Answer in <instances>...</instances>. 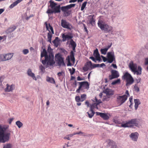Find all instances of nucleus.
<instances>
[{
    "label": "nucleus",
    "instance_id": "obj_1",
    "mask_svg": "<svg viewBox=\"0 0 148 148\" xmlns=\"http://www.w3.org/2000/svg\"><path fill=\"white\" fill-rule=\"evenodd\" d=\"M54 56L52 53H47L46 49H44L41 53L40 60L42 64L46 68L49 66H52L55 63L54 60Z\"/></svg>",
    "mask_w": 148,
    "mask_h": 148
},
{
    "label": "nucleus",
    "instance_id": "obj_2",
    "mask_svg": "<svg viewBox=\"0 0 148 148\" xmlns=\"http://www.w3.org/2000/svg\"><path fill=\"white\" fill-rule=\"evenodd\" d=\"M50 3L49 7L51 9H48L46 12L49 14L53 13H60V5H57V4L55 3L53 1L51 0L49 1Z\"/></svg>",
    "mask_w": 148,
    "mask_h": 148
},
{
    "label": "nucleus",
    "instance_id": "obj_3",
    "mask_svg": "<svg viewBox=\"0 0 148 148\" xmlns=\"http://www.w3.org/2000/svg\"><path fill=\"white\" fill-rule=\"evenodd\" d=\"M98 27L106 33H112L113 32L112 27L103 21L99 19L97 23Z\"/></svg>",
    "mask_w": 148,
    "mask_h": 148
},
{
    "label": "nucleus",
    "instance_id": "obj_4",
    "mask_svg": "<svg viewBox=\"0 0 148 148\" xmlns=\"http://www.w3.org/2000/svg\"><path fill=\"white\" fill-rule=\"evenodd\" d=\"M6 129L0 126V142L4 143L7 142L9 139L10 133H6Z\"/></svg>",
    "mask_w": 148,
    "mask_h": 148
},
{
    "label": "nucleus",
    "instance_id": "obj_5",
    "mask_svg": "<svg viewBox=\"0 0 148 148\" xmlns=\"http://www.w3.org/2000/svg\"><path fill=\"white\" fill-rule=\"evenodd\" d=\"M129 67L131 71L134 73V74L137 75H140L142 73V68L140 66H138L137 70V66L136 64L132 62L129 64Z\"/></svg>",
    "mask_w": 148,
    "mask_h": 148
},
{
    "label": "nucleus",
    "instance_id": "obj_6",
    "mask_svg": "<svg viewBox=\"0 0 148 148\" xmlns=\"http://www.w3.org/2000/svg\"><path fill=\"white\" fill-rule=\"evenodd\" d=\"M137 121H128L126 123L123 122L121 125V127H134V126L139 127V125Z\"/></svg>",
    "mask_w": 148,
    "mask_h": 148
},
{
    "label": "nucleus",
    "instance_id": "obj_7",
    "mask_svg": "<svg viewBox=\"0 0 148 148\" xmlns=\"http://www.w3.org/2000/svg\"><path fill=\"white\" fill-rule=\"evenodd\" d=\"M78 83L79 86L76 90V92L77 93H79L80 90H82L84 89L88 90L89 88V85L87 82H79Z\"/></svg>",
    "mask_w": 148,
    "mask_h": 148
},
{
    "label": "nucleus",
    "instance_id": "obj_8",
    "mask_svg": "<svg viewBox=\"0 0 148 148\" xmlns=\"http://www.w3.org/2000/svg\"><path fill=\"white\" fill-rule=\"evenodd\" d=\"M55 58L58 66H65L64 62V59L60 53L57 54L55 55Z\"/></svg>",
    "mask_w": 148,
    "mask_h": 148
},
{
    "label": "nucleus",
    "instance_id": "obj_9",
    "mask_svg": "<svg viewBox=\"0 0 148 148\" xmlns=\"http://www.w3.org/2000/svg\"><path fill=\"white\" fill-rule=\"evenodd\" d=\"M127 98V97L126 95L118 96L116 97V101L119 105H121L125 101Z\"/></svg>",
    "mask_w": 148,
    "mask_h": 148
},
{
    "label": "nucleus",
    "instance_id": "obj_10",
    "mask_svg": "<svg viewBox=\"0 0 148 148\" xmlns=\"http://www.w3.org/2000/svg\"><path fill=\"white\" fill-rule=\"evenodd\" d=\"M61 25L63 28L71 30L73 28L72 25L65 20L62 19Z\"/></svg>",
    "mask_w": 148,
    "mask_h": 148
},
{
    "label": "nucleus",
    "instance_id": "obj_11",
    "mask_svg": "<svg viewBox=\"0 0 148 148\" xmlns=\"http://www.w3.org/2000/svg\"><path fill=\"white\" fill-rule=\"evenodd\" d=\"M70 57L71 60L72 62V63H71L70 57L69 56H68L67 59L68 62L67 65L68 66L73 65L75 63V59L74 57V53L73 51H71V52Z\"/></svg>",
    "mask_w": 148,
    "mask_h": 148
},
{
    "label": "nucleus",
    "instance_id": "obj_12",
    "mask_svg": "<svg viewBox=\"0 0 148 148\" xmlns=\"http://www.w3.org/2000/svg\"><path fill=\"white\" fill-rule=\"evenodd\" d=\"M107 57L108 59V62L111 63L113 61H115V57L113 52H109L107 54Z\"/></svg>",
    "mask_w": 148,
    "mask_h": 148
},
{
    "label": "nucleus",
    "instance_id": "obj_13",
    "mask_svg": "<svg viewBox=\"0 0 148 148\" xmlns=\"http://www.w3.org/2000/svg\"><path fill=\"white\" fill-rule=\"evenodd\" d=\"M111 72V74L109 76V79L110 80L117 78L119 76V74L118 72L116 70H112Z\"/></svg>",
    "mask_w": 148,
    "mask_h": 148
},
{
    "label": "nucleus",
    "instance_id": "obj_14",
    "mask_svg": "<svg viewBox=\"0 0 148 148\" xmlns=\"http://www.w3.org/2000/svg\"><path fill=\"white\" fill-rule=\"evenodd\" d=\"M95 100L96 103H94L90 106V109L93 110L95 109H98L97 105L102 103L100 99L98 100L96 97H95Z\"/></svg>",
    "mask_w": 148,
    "mask_h": 148
},
{
    "label": "nucleus",
    "instance_id": "obj_15",
    "mask_svg": "<svg viewBox=\"0 0 148 148\" xmlns=\"http://www.w3.org/2000/svg\"><path fill=\"white\" fill-rule=\"evenodd\" d=\"M75 5V4H71L66 6H62L61 7V9L62 12L68 14V12L67 11L68 10L72 7H74Z\"/></svg>",
    "mask_w": 148,
    "mask_h": 148
},
{
    "label": "nucleus",
    "instance_id": "obj_16",
    "mask_svg": "<svg viewBox=\"0 0 148 148\" xmlns=\"http://www.w3.org/2000/svg\"><path fill=\"white\" fill-rule=\"evenodd\" d=\"M139 134L137 132H134L131 133L129 135L131 140L134 141H136L139 136Z\"/></svg>",
    "mask_w": 148,
    "mask_h": 148
},
{
    "label": "nucleus",
    "instance_id": "obj_17",
    "mask_svg": "<svg viewBox=\"0 0 148 148\" xmlns=\"http://www.w3.org/2000/svg\"><path fill=\"white\" fill-rule=\"evenodd\" d=\"M92 63L91 61H90L86 63L83 69L85 71H86L90 69H92Z\"/></svg>",
    "mask_w": 148,
    "mask_h": 148
},
{
    "label": "nucleus",
    "instance_id": "obj_18",
    "mask_svg": "<svg viewBox=\"0 0 148 148\" xmlns=\"http://www.w3.org/2000/svg\"><path fill=\"white\" fill-rule=\"evenodd\" d=\"M45 25L47 30L49 31V32L47 34V38L48 39V41L49 42L51 43V38L52 37V34L51 33L50 30H49V28L47 22H45Z\"/></svg>",
    "mask_w": 148,
    "mask_h": 148
},
{
    "label": "nucleus",
    "instance_id": "obj_19",
    "mask_svg": "<svg viewBox=\"0 0 148 148\" xmlns=\"http://www.w3.org/2000/svg\"><path fill=\"white\" fill-rule=\"evenodd\" d=\"M62 37L63 38L62 41H64L66 40H69L73 38V36L71 34H62Z\"/></svg>",
    "mask_w": 148,
    "mask_h": 148
},
{
    "label": "nucleus",
    "instance_id": "obj_20",
    "mask_svg": "<svg viewBox=\"0 0 148 148\" xmlns=\"http://www.w3.org/2000/svg\"><path fill=\"white\" fill-rule=\"evenodd\" d=\"M97 114L99 115L104 120H108L109 118L110 115L106 113L98 112L97 113Z\"/></svg>",
    "mask_w": 148,
    "mask_h": 148
},
{
    "label": "nucleus",
    "instance_id": "obj_21",
    "mask_svg": "<svg viewBox=\"0 0 148 148\" xmlns=\"http://www.w3.org/2000/svg\"><path fill=\"white\" fill-rule=\"evenodd\" d=\"M94 55L96 58L97 60H98L99 62H100L101 61V59L100 56V55L97 49L94 50Z\"/></svg>",
    "mask_w": 148,
    "mask_h": 148
},
{
    "label": "nucleus",
    "instance_id": "obj_22",
    "mask_svg": "<svg viewBox=\"0 0 148 148\" xmlns=\"http://www.w3.org/2000/svg\"><path fill=\"white\" fill-rule=\"evenodd\" d=\"M14 88V85L12 84L10 86L8 84H6V87L5 89V91L7 92H9L12 91Z\"/></svg>",
    "mask_w": 148,
    "mask_h": 148
},
{
    "label": "nucleus",
    "instance_id": "obj_23",
    "mask_svg": "<svg viewBox=\"0 0 148 148\" xmlns=\"http://www.w3.org/2000/svg\"><path fill=\"white\" fill-rule=\"evenodd\" d=\"M4 57L5 61L10 60L13 56V53H8L3 54Z\"/></svg>",
    "mask_w": 148,
    "mask_h": 148
},
{
    "label": "nucleus",
    "instance_id": "obj_24",
    "mask_svg": "<svg viewBox=\"0 0 148 148\" xmlns=\"http://www.w3.org/2000/svg\"><path fill=\"white\" fill-rule=\"evenodd\" d=\"M104 92L105 93L107 96H110L114 94L113 91L111 89L106 88L104 91Z\"/></svg>",
    "mask_w": 148,
    "mask_h": 148
},
{
    "label": "nucleus",
    "instance_id": "obj_25",
    "mask_svg": "<svg viewBox=\"0 0 148 148\" xmlns=\"http://www.w3.org/2000/svg\"><path fill=\"white\" fill-rule=\"evenodd\" d=\"M126 86H128L134 83V80L132 77L126 80Z\"/></svg>",
    "mask_w": 148,
    "mask_h": 148
},
{
    "label": "nucleus",
    "instance_id": "obj_26",
    "mask_svg": "<svg viewBox=\"0 0 148 148\" xmlns=\"http://www.w3.org/2000/svg\"><path fill=\"white\" fill-rule=\"evenodd\" d=\"M27 74L29 76L32 77L34 79L36 80L35 75L33 73H32L31 69H28L27 71Z\"/></svg>",
    "mask_w": 148,
    "mask_h": 148
},
{
    "label": "nucleus",
    "instance_id": "obj_27",
    "mask_svg": "<svg viewBox=\"0 0 148 148\" xmlns=\"http://www.w3.org/2000/svg\"><path fill=\"white\" fill-rule=\"evenodd\" d=\"M111 45H110L108 46L107 47L104 49H101L100 50L101 53L102 54L105 55L106 54V52L108 49L111 47Z\"/></svg>",
    "mask_w": 148,
    "mask_h": 148
},
{
    "label": "nucleus",
    "instance_id": "obj_28",
    "mask_svg": "<svg viewBox=\"0 0 148 148\" xmlns=\"http://www.w3.org/2000/svg\"><path fill=\"white\" fill-rule=\"evenodd\" d=\"M132 77L131 75L128 72H125L122 78L125 80Z\"/></svg>",
    "mask_w": 148,
    "mask_h": 148
},
{
    "label": "nucleus",
    "instance_id": "obj_29",
    "mask_svg": "<svg viewBox=\"0 0 148 148\" xmlns=\"http://www.w3.org/2000/svg\"><path fill=\"white\" fill-rule=\"evenodd\" d=\"M46 80L48 82L54 84H56L54 79L52 77H50L49 76H47L46 77Z\"/></svg>",
    "mask_w": 148,
    "mask_h": 148
},
{
    "label": "nucleus",
    "instance_id": "obj_30",
    "mask_svg": "<svg viewBox=\"0 0 148 148\" xmlns=\"http://www.w3.org/2000/svg\"><path fill=\"white\" fill-rule=\"evenodd\" d=\"M135 103V108L136 110L138 107V105L140 104V102L139 99H136L134 100Z\"/></svg>",
    "mask_w": 148,
    "mask_h": 148
},
{
    "label": "nucleus",
    "instance_id": "obj_31",
    "mask_svg": "<svg viewBox=\"0 0 148 148\" xmlns=\"http://www.w3.org/2000/svg\"><path fill=\"white\" fill-rule=\"evenodd\" d=\"M23 0H17L16 1L14 2L13 3L11 4L9 6L10 8H12L15 6H16L18 3L22 1Z\"/></svg>",
    "mask_w": 148,
    "mask_h": 148
},
{
    "label": "nucleus",
    "instance_id": "obj_32",
    "mask_svg": "<svg viewBox=\"0 0 148 148\" xmlns=\"http://www.w3.org/2000/svg\"><path fill=\"white\" fill-rule=\"evenodd\" d=\"M58 37H56L55 39L52 41L53 43L56 47H58L59 44V41L58 40Z\"/></svg>",
    "mask_w": 148,
    "mask_h": 148
},
{
    "label": "nucleus",
    "instance_id": "obj_33",
    "mask_svg": "<svg viewBox=\"0 0 148 148\" xmlns=\"http://www.w3.org/2000/svg\"><path fill=\"white\" fill-rule=\"evenodd\" d=\"M16 28V27L14 25H13L12 27L9 28L7 30L8 33H11L14 31Z\"/></svg>",
    "mask_w": 148,
    "mask_h": 148
},
{
    "label": "nucleus",
    "instance_id": "obj_34",
    "mask_svg": "<svg viewBox=\"0 0 148 148\" xmlns=\"http://www.w3.org/2000/svg\"><path fill=\"white\" fill-rule=\"evenodd\" d=\"M88 115V116L90 118H92L94 114H95V112L93 110L90 109V110L87 112Z\"/></svg>",
    "mask_w": 148,
    "mask_h": 148
},
{
    "label": "nucleus",
    "instance_id": "obj_35",
    "mask_svg": "<svg viewBox=\"0 0 148 148\" xmlns=\"http://www.w3.org/2000/svg\"><path fill=\"white\" fill-rule=\"evenodd\" d=\"M16 124L19 128H21L23 125L22 123L20 121H17Z\"/></svg>",
    "mask_w": 148,
    "mask_h": 148
},
{
    "label": "nucleus",
    "instance_id": "obj_36",
    "mask_svg": "<svg viewBox=\"0 0 148 148\" xmlns=\"http://www.w3.org/2000/svg\"><path fill=\"white\" fill-rule=\"evenodd\" d=\"M121 82V80L120 79H118L115 80L112 83V85H114L116 84L120 83Z\"/></svg>",
    "mask_w": 148,
    "mask_h": 148
},
{
    "label": "nucleus",
    "instance_id": "obj_37",
    "mask_svg": "<svg viewBox=\"0 0 148 148\" xmlns=\"http://www.w3.org/2000/svg\"><path fill=\"white\" fill-rule=\"evenodd\" d=\"M86 98V95L85 94L82 95H81L80 99L81 100V102H82L85 100Z\"/></svg>",
    "mask_w": 148,
    "mask_h": 148
},
{
    "label": "nucleus",
    "instance_id": "obj_38",
    "mask_svg": "<svg viewBox=\"0 0 148 148\" xmlns=\"http://www.w3.org/2000/svg\"><path fill=\"white\" fill-rule=\"evenodd\" d=\"M70 45L72 47H76V45L75 42L73 40L71 39L70 41Z\"/></svg>",
    "mask_w": 148,
    "mask_h": 148
},
{
    "label": "nucleus",
    "instance_id": "obj_39",
    "mask_svg": "<svg viewBox=\"0 0 148 148\" xmlns=\"http://www.w3.org/2000/svg\"><path fill=\"white\" fill-rule=\"evenodd\" d=\"M87 3V2L86 1H85L83 3L81 7V10H83L84 9Z\"/></svg>",
    "mask_w": 148,
    "mask_h": 148
},
{
    "label": "nucleus",
    "instance_id": "obj_40",
    "mask_svg": "<svg viewBox=\"0 0 148 148\" xmlns=\"http://www.w3.org/2000/svg\"><path fill=\"white\" fill-rule=\"evenodd\" d=\"M5 61L4 57L3 54H0V62H4Z\"/></svg>",
    "mask_w": 148,
    "mask_h": 148
},
{
    "label": "nucleus",
    "instance_id": "obj_41",
    "mask_svg": "<svg viewBox=\"0 0 148 148\" xmlns=\"http://www.w3.org/2000/svg\"><path fill=\"white\" fill-rule=\"evenodd\" d=\"M110 96H108L106 95V96H104L103 97V98L102 99V100L103 101H108L109 100V99L110 98Z\"/></svg>",
    "mask_w": 148,
    "mask_h": 148
},
{
    "label": "nucleus",
    "instance_id": "obj_42",
    "mask_svg": "<svg viewBox=\"0 0 148 148\" xmlns=\"http://www.w3.org/2000/svg\"><path fill=\"white\" fill-rule=\"evenodd\" d=\"M75 100L77 102H79L80 101L81 102V100L80 99L79 96H76L75 97Z\"/></svg>",
    "mask_w": 148,
    "mask_h": 148
},
{
    "label": "nucleus",
    "instance_id": "obj_43",
    "mask_svg": "<svg viewBox=\"0 0 148 148\" xmlns=\"http://www.w3.org/2000/svg\"><path fill=\"white\" fill-rule=\"evenodd\" d=\"M69 71H70L71 75H72L74 73L75 71V69L74 68H72V70L71 69H69Z\"/></svg>",
    "mask_w": 148,
    "mask_h": 148
},
{
    "label": "nucleus",
    "instance_id": "obj_44",
    "mask_svg": "<svg viewBox=\"0 0 148 148\" xmlns=\"http://www.w3.org/2000/svg\"><path fill=\"white\" fill-rule=\"evenodd\" d=\"M129 101L130 104L129 105V106L130 108H132V106L133 104V103L132 102V97H130L129 98Z\"/></svg>",
    "mask_w": 148,
    "mask_h": 148
},
{
    "label": "nucleus",
    "instance_id": "obj_45",
    "mask_svg": "<svg viewBox=\"0 0 148 148\" xmlns=\"http://www.w3.org/2000/svg\"><path fill=\"white\" fill-rule=\"evenodd\" d=\"M134 89L136 92H138L139 91V88L136 84H135L134 86Z\"/></svg>",
    "mask_w": 148,
    "mask_h": 148
},
{
    "label": "nucleus",
    "instance_id": "obj_46",
    "mask_svg": "<svg viewBox=\"0 0 148 148\" xmlns=\"http://www.w3.org/2000/svg\"><path fill=\"white\" fill-rule=\"evenodd\" d=\"M106 142L108 143V144L109 145H112L113 144H114V143L113 144V141L111 140H107Z\"/></svg>",
    "mask_w": 148,
    "mask_h": 148
},
{
    "label": "nucleus",
    "instance_id": "obj_47",
    "mask_svg": "<svg viewBox=\"0 0 148 148\" xmlns=\"http://www.w3.org/2000/svg\"><path fill=\"white\" fill-rule=\"evenodd\" d=\"M75 133V135L76 134H81L83 136H85V133L84 132H82L81 131L77 132Z\"/></svg>",
    "mask_w": 148,
    "mask_h": 148
},
{
    "label": "nucleus",
    "instance_id": "obj_48",
    "mask_svg": "<svg viewBox=\"0 0 148 148\" xmlns=\"http://www.w3.org/2000/svg\"><path fill=\"white\" fill-rule=\"evenodd\" d=\"M99 64H94L93 65L92 64V69H94L96 67H99Z\"/></svg>",
    "mask_w": 148,
    "mask_h": 148
},
{
    "label": "nucleus",
    "instance_id": "obj_49",
    "mask_svg": "<svg viewBox=\"0 0 148 148\" xmlns=\"http://www.w3.org/2000/svg\"><path fill=\"white\" fill-rule=\"evenodd\" d=\"M39 68L42 72L44 71L45 70V68L42 65L40 66Z\"/></svg>",
    "mask_w": 148,
    "mask_h": 148
},
{
    "label": "nucleus",
    "instance_id": "obj_50",
    "mask_svg": "<svg viewBox=\"0 0 148 148\" xmlns=\"http://www.w3.org/2000/svg\"><path fill=\"white\" fill-rule=\"evenodd\" d=\"M95 22V21L94 20L93 17H92V18L90 20V24L92 25Z\"/></svg>",
    "mask_w": 148,
    "mask_h": 148
},
{
    "label": "nucleus",
    "instance_id": "obj_51",
    "mask_svg": "<svg viewBox=\"0 0 148 148\" xmlns=\"http://www.w3.org/2000/svg\"><path fill=\"white\" fill-rule=\"evenodd\" d=\"M11 145L10 144H7L4 146L3 148H11Z\"/></svg>",
    "mask_w": 148,
    "mask_h": 148
},
{
    "label": "nucleus",
    "instance_id": "obj_52",
    "mask_svg": "<svg viewBox=\"0 0 148 148\" xmlns=\"http://www.w3.org/2000/svg\"><path fill=\"white\" fill-rule=\"evenodd\" d=\"M23 53L25 55L29 53V50L28 49H24L23 50Z\"/></svg>",
    "mask_w": 148,
    "mask_h": 148
},
{
    "label": "nucleus",
    "instance_id": "obj_53",
    "mask_svg": "<svg viewBox=\"0 0 148 148\" xmlns=\"http://www.w3.org/2000/svg\"><path fill=\"white\" fill-rule=\"evenodd\" d=\"M144 64L145 65H148V57L145 59Z\"/></svg>",
    "mask_w": 148,
    "mask_h": 148
},
{
    "label": "nucleus",
    "instance_id": "obj_54",
    "mask_svg": "<svg viewBox=\"0 0 148 148\" xmlns=\"http://www.w3.org/2000/svg\"><path fill=\"white\" fill-rule=\"evenodd\" d=\"M101 57L102 58V59H103V62H105L107 61H108V59L107 57V58H106L105 57H104L103 56H101Z\"/></svg>",
    "mask_w": 148,
    "mask_h": 148
},
{
    "label": "nucleus",
    "instance_id": "obj_55",
    "mask_svg": "<svg viewBox=\"0 0 148 148\" xmlns=\"http://www.w3.org/2000/svg\"><path fill=\"white\" fill-rule=\"evenodd\" d=\"M90 59H91L93 61L95 62L96 63V59H95V58L93 57V56L90 57Z\"/></svg>",
    "mask_w": 148,
    "mask_h": 148
},
{
    "label": "nucleus",
    "instance_id": "obj_56",
    "mask_svg": "<svg viewBox=\"0 0 148 148\" xmlns=\"http://www.w3.org/2000/svg\"><path fill=\"white\" fill-rule=\"evenodd\" d=\"M110 148H117L116 145L114 143L112 145Z\"/></svg>",
    "mask_w": 148,
    "mask_h": 148
},
{
    "label": "nucleus",
    "instance_id": "obj_57",
    "mask_svg": "<svg viewBox=\"0 0 148 148\" xmlns=\"http://www.w3.org/2000/svg\"><path fill=\"white\" fill-rule=\"evenodd\" d=\"M75 135V133H73L72 134H70L67 135V136L70 137H72L73 136Z\"/></svg>",
    "mask_w": 148,
    "mask_h": 148
},
{
    "label": "nucleus",
    "instance_id": "obj_58",
    "mask_svg": "<svg viewBox=\"0 0 148 148\" xmlns=\"http://www.w3.org/2000/svg\"><path fill=\"white\" fill-rule=\"evenodd\" d=\"M111 66H112L114 69H117V66L116 64H112Z\"/></svg>",
    "mask_w": 148,
    "mask_h": 148
},
{
    "label": "nucleus",
    "instance_id": "obj_59",
    "mask_svg": "<svg viewBox=\"0 0 148 148\" xmlns=\"http://www.w3.org/2000/svg\"><path fill=\"white\" fill-rule=\"evenodd\" d=\"M63 73V72H60L58 73L57 75L58 77H60L62 75Z\"/></svg>",
    "mask_w": 148,
    "mask_h": 148
},
{
    "label": "nucleus",
    "instance_id": "obj_60",
    "mask_svg": "<svg viewBox=\"0 0 148 148\" xmlns=\"http://www.w3.org/2000/svg\"><path fill=\"white\" fill-rule=\"evenodd\" d=\"M77 79L78 81H81L84 80L83 79L81 78L79 76H78L77 77Z\"/></svg>",
    "mask_w": 148,
    "mask_h": 148
},
{
    "label": "nucleus",
    "instance_id": "obj_61",
    "mask_svg": "<svg viewBox=\"0 0 148 148\" xmlns=\"http://www.w3.org/2000/svg\"><path fill=\"white\" fill-rule=\"evenodd\" d=\"M85 104L87 105L88 107L89 106V103L88 101H86L85 102Z\"/></svg>",
    "mask_w": 148,
    "mask_h": 148
},
{
    "label": "nucleus",
    "instance_id": "obj_62",
    "mask_svg": "<svg viewBox=\"0 0 148 148\" xmlns=\"http://www.w3.org/2000/svg\"><path fill=\"white\" fill-rule=\"evenodd\" d=\"M78 1V0H71L69 1V2L70 3H74L76 1Z\"/></svg>",
    "mask_w": 148,
    "mask_h": 148
},
{
    "label": "nucleus",
    "instance_id": "obj_63",
    "mask_svg": "<svg viewBox=\"0 0 148 148\" xmlns=\"http://www.w3.org/2000/svg\"><path fill=\"white\" fill-rule=\"evenodd\" d=\"M49 27H48L49 28V29H50L51 31V29H53V28L49 23Z\"/></svg>",
    "mask_w": 148,
    "mask_h": 148
},
{
    "label": "nucleus",
    "instance_id": "obj_64",
    "mask_svg": "<svg viewBox=\"0 0 148 148\" xmlns=\"http://www.w3.org/2000/svg\"><path fill=\"white\" fill-rule=\"evenodd\" d=\"M105 65L103 63H102L100 64H99V67H102L103 66H105Z\"/></svg>",
    "mask_w": 148,
    "mask_h": 148
}]
</instances>
